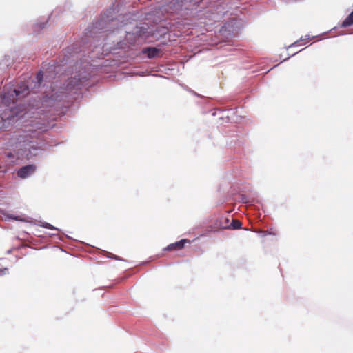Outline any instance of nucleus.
<instances>
[{
	"instance_id": "f257e3e1",
	"label": "nucleus",
	"mask_w": 353,
	"mask_h": 353,
	"mask_svg": "<svg viewBox=\"0 0 353 353\" xmlns=\"http://www.w3.org/2000/svg\"><path fill=\"white\" fill-rule=\"evenodd\" d=\"M114 9L107 10L101 17L90 28L85 30V37L92 40L90 58H101L109 53H115L119 49H125L137 43L146 29L136 26L132 32L124 28L127 23L119 27V19L114 18Z\"/></svg>"
},
{
	"instance_id": "f03ea898",
	"label": "nucleus",
	"mask_w": 353,
	"mask_h": 353,
	"mask_svg": "<svg viewBox=\"0 0 353 353\" xmlns=\"http://www.w3.org/2000/svg\"><path fill=\"white\" fill-rule=\"evenodd\" d=\"M29 85L27 83H21L18 88L13 85H8L4 88L3 94L0 96V123L2 121H17L21 116V112L18 111L17 108H12L10 105L14 103L17 98L24 97L29 93Z\"/></svg>"
},
{
	"instance_id": "7ed1b4c3",
	"label": "nucleus",
	"mask_w": 353,
	"mask_h": 353,
	"mask_svg": "<svg viewBox=\"0 0 353 353\" xmlns=\"http://www.w3.org/2000/svg\"><path fill=\"white\" fill-rule=\"evenodd\" d=\"M90 78V74L87 71H79L75 73L74 77H72L67 84H64L63 86H60L59 89L57 90V85L52 86L50 85L52 88V94L48 97L46 95L43 97V102H48L49 105H52V101H60L62 98V95L64 94L65 90H71L73 89L78 88L83 83L88 81Z\"/></svg>"
},
{
	"instance_id": "20e7f679",
	"label": "nucleus",
	"mask_w": 353,
	"mask_h": 353,
	"mask_svg": "<svg viewBox=\"0 0 353 353\" xmlns=\"http://www.w3.org/2000/svg\"><path fill=\"white\" fill-rule=\"evenodd\" d=\"M207 0H173L163 7L166 12H181L184 14V10H192L196 5L206 3Z\"/></svg>"
},
{
	"instance_id": "39448f33",
	"label": "nucleus",
	"mask_w": 353,
	"mask_h": 353,
	"mask_svg": "<svg viewBox=\"0 0 353 353\" xmlns=\"http://www.w3.org/2000/svg\"><path fill=\"white\" fill-rule=\"evenodd\" d=\"M62 64L56 65L54 63H49L48 65H44L43 66V70L39 71L36 77L37 82L35 83L34 87L32 89L36 88V87L39 88L43 79L45 78L46 81H50V79L54 78V73L57 74L60 71L61 66L64 65L63 61H61Z\"/></svg>"
},
{
	"instance_id": "423d86ee",
	"label": "nucleus",
	"mask_w": 353,
	"mask_h": 353,
	"mask_svg": "<svg viewBox=\"0 0 353 353\" xmlns=\"http://www.w3.org/2000/svg\"><path fill=\"white\" fill-rule=\"evenodd\" d=\"M218 1V0L215 1L214 3L205 13L206 18L214 22L219 21L227 13V10H225V7L223 2Z\"/></svg>"
},
{
	"instance_id": "0eeeda50",
	"label": "nucleus",
	"mask_w": 353,
	"mask_h": 353,
	"mask_svg": "<svg viewBox=\"0 0 353 353\" xmlns=\"http://www.w3.org/2000/svg\"><path fill=\"white\" fill-rule=\"evenodd\" d=\"M36 170V166L34 165H27L21 168H20L17 171V175L21 179H26L32 174H34V172Z\"/></svg>"
},
{
	"instance_id": "6e6552de",
	"label": "nucleus",
	"mask_w": 353,
	"mask_h": 353,
	"mask_svg": "<svg viewBox=\"0 0 353 353\" xmlns=\"http://www.w3.org/2000/svg\"><path fill=\"white\" fill-rule=\"evenodd\" d=\"M186 242H187L186 239H181L179 241L170 244L164 249V250L171 251V250H181L184 247L185 243Z\"/></svg>"
},
{
	"instance_id": "1a4fd4ad",
	"label": "nucleus",
	"mask_w": 353,
	"mask_h": 353,
	"mask_svg": "<svg viewBox=\"0 0 353 353\" xmlns=\"http://www.w3.org/2000/svg\"><path fill=\"white\" fill-rule=\"evenodd\" d=\"M143 52L147 53L149 58H154L159 53V50L155 48H147L143 50Z\"/></svg>"
},
{
	"instance_id": "9d476101",
	"label": "nucleus",
	"mask_w": 353,
	"mask_h": 353,
	"mask_svg": "<svg viewBox=\"0 0 353 353\" xmlns=\"http://www.w3.org/2000/svg\"><path fill=\"white\" fill-rule=\"evenodd\" d=\"M6 157L8 162L13 163H17L18 160L20 159L19 154H16L10 152L6 153Z\"/></svg>"
},
{
	"instance_id": "9b49d317",
	"label": "nucleus",
	"mask_w": 353,
	"mask_h": 353,
	"mask_svg": "<svg viewBox=\"0 0 353 353\" xmlns=\"http://www.w3.org/2000/svg\"><path fill=\"white\" fill-rule=\"evenodd\" d=\"M352 25H353V11L342 22L341 27L345 28Z\"/></svg>"
},
{
	"instance_id": "f8f14e48",
	"label": "nucleus",
	"mask_w": 353,
	"mask_h": 353,
	"mask_svg": "<svg viewBox=\"0 0 353 353\" xmlns=\"http://www.w3.org/2000/svg\"><path fill=\"white\" fill-rule=\"evenodd\" d=\"M310 39H311V37L310 35H305L304 38L301 37L300 40H298V41L294 42L293 43L290 44V46H288L287 47V48L288 49V48H290L294 46H301V44H300L301 41H309Z\"/></svg>"
},
{
	"instance_id": "ddd939ff",
	"label": "nucleus",
	"mask_w": 353,
	"mask_h": 353,
	"mask_svg": "<svg viewBox=\"0 0 353 353\" xmlns=\"http://www.w3.org/2000/svg\"><path fill=\"white\" fill-rule=\"evenodd\" d=\"M38 225L42 227V228H47V229H50V230H57V231H59V229L53 226L52 225L48 223H46V222H41L40 221L39 223L38 224Z\"/></svg>"
},
{
	"instance_id": "4468645a",
	"label": "nucleus",
	"mask_w": 353,
	"mask_h": 353,
	"mask_svg": "<svg viewBox=\"0 0 353 353\" xmlns=\"http://www.w3.org/2000/svg\"><path fill=\"white\" fill-rule=\"evenodd\" d=\"M230 226L233 229H239L241 226V223L239 221H238V220L232 219V223L230 224Z\"/></svg>"
},
{
	"instance_id": "2eb2a0df",
	"label": "nucleus",
	"mask_w": 353,
	"mask_h": 353,
	"mask_svg": "<svg viewBox=\"0 0 353 353\" xmlns=\"http://www.w3.org/2000/svg\"><path fill=\"white\" fill-rule=\"evenodd\" d=\"M8 274V270L7 268H0V276H3Z\"/></svg>"
},
{
	"instance_id": "dca6fc26",
	"label": "nucleus",
	"mask_w": 353,
	"mask_h": 353,
	"mask_svg": "<svg viewBox=\"0 0 353 353\" xmlns=\"http://www.w3.org/2000/svg\"><path fill=\"white\" fill-rule=\"evenodd\" d=\"M46 25V23H44V22L38 24L39 28H41V29L45 28Z\"/></svg>"
},
{
	"instance_id": "f3484780",
	"label": "nucleus",
	"mask_w": 353,
	"mask_h": 353,
	"mask_svg": "<svg viewBox=\"0 0 353 353\" xmlns=\"http://www.w3.org/2000/svg\"><path fill=\"white\" fill-rule=\"evenodd\" d=\"M111 254V256L110 257H112V258H113V259H114L116 260H121L119 256H116V255H114L113 254Z\"/></svg>"
},
{
	"instance_id": "a211bd4d",
	"label": "nucleus",
	"mask_w": 353,
	"mask_h": 353,
	"mask_svg": "<svg viewBox=\"0 0 353 353\" xmlns=\"http://www.w3.org/2000/svg\"><path fill=\"white\" fill-rule=\"evenodd\" d=\"M9 218H10L12 219H14V220H20L18 216H12V215L10 216Z\"/></svg>"
},
{
	"instance_id": "6ab92c4d",
	"label": "nucleus",
	"mask_w": 353,
	"mask_h": 353,
	"mask_svg": "<svg viewBox=\"0 0 353 353\" xmlns=\"http://www.w3.org/2000/svg\"><path fill=\"white\" fill-rule=\"evenodd\" d=\"M123 18H127V19H128V15H126V16H123V17H122V19H123Z\"/></svg>"
}]
</instances>
